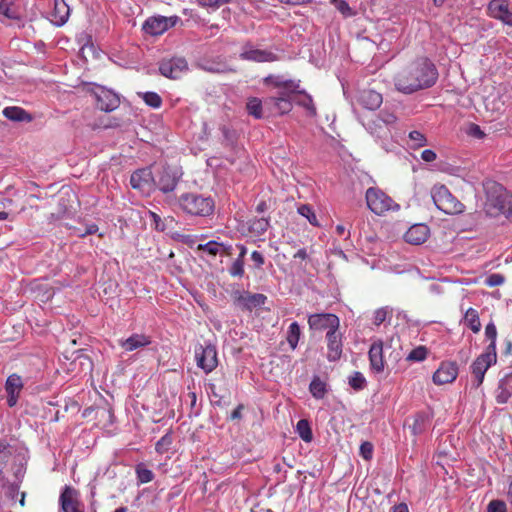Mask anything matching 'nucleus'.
<instances>
[{
  "label": "nucleus",
  "instance_id": "obj_23",
  "mask_svg": "<svg viewBox=\"0 0 512 512\" xmlns=\"http://www.w3.org/2000/svg\"><path fill=\"white\" fill-rule=\"evenodd\" d=\"M149 344H151V337L139 333H134L127 339L119 340V346L126 352L144 348Z\"/></svg>",
  "mask_w": 512,
  "mask_h": 512
},
{
  "label": "nucleus",
  "instance_id": "obj_22",
  "mask_svg": "<svg viewBox=\"0 0 512 512\" xmlns=\"http://www.w3.org/2000/svg\"><path fill=\"white\" fill-rule=\"evenodd\" d=\"M357 101L368 110H376L382 104L383 98L380 93L373 89H363L359 92Z\"/></svg>",
  "mask_w": 512,
  "mask_h": 512
},
{
  "label": "nucleus",
  "instance_id": "obj_54",
  "mask_svg": "<svg viewBox=\"0 0 512 512\" xmlns=\"http://www.w3.org/2000/svg\"><path fill=\"white\" fill-rule=\"evenodd\" d=\"M98 231V226L95 224L88 225L84 230L82 229H75V235L79 237H84L86 235L94 234Z\"/></svg>",
  "mask_w": 512,
  "mask_h": 512
},
{
  "label": "nucleus",
  "instance_id": "obj_25",
  "mask_svg": "<svg viewBox=\"0 0 512 512\" xmlns=\"http://www.w3.org/2000/svg\"><path fill=\"white\" fill-rule=\"evenodd\" d=\"M369 360L373 371L380 373L384 370L383 342L381 340L372 343L369 349Z\"/></svg>",
  "mask_w": 512,
  "mask_h": 512
},
{
  "label": "nucleus",
  "instance_id": "obj_56",
  "mask_svg": "<svg viewBox=\"0 0 512 512\" xmlns=\"http://www.w3.org/2000/svg\"><path fill=\"white\" fill-rule=\"evenodd\" d=\"M11 454L8 450H0V472L3 473Z\"/></svg>",
  "mask_w": 512,
  "mask_h": 512
},
{
  "label": "nucleus",
  "instance_id": "obj_64",
  "mask_svg": "<svg viewBox=\"0 0 512 512\" xmlns=\"http://www.w3.org/2000/svg\"><path fill=\"white\" fill-rule=\"evenodd\" d=\"M392 512H409V509L405 503H400L393 507Z\"/></svg>",
  "mask_w": 512,
  "mask_h": 512
},
{
  "label": "nucleus",
  "instance_id": "obj_36",
  "mask_svg": "<svg viewBox=\"0 0 512 512\" xmlns=\"http://www.w3.org/2000/svg\"><path fill=\"white\" fill-rule=\"evenodd\" d=\"M296 430L299 436L306 442L309 443L312 440V431L309 425V422L305 419H301L298 421L296 425Z\"/></svg>",
  "mask_w": 512,
  "mask_h": 512
},
{
  "label": "nucleus",
  "instance_id": "obj_7",
  "mask_svg": "<svg viewBox=\"0 0 512 512\" xmlns=\"http://www.w3.org/2000/svg\"><path fill=\"white\" fill-rule=\"evenodd\" d=\"M366 202L369 209L377 215H381L389 210L399 209V205L391 197L374 187L367 189Z\"/></svg>",
  "mask_w": 512,
  "mask_h": 512
},
{
  "label": "nucleus",
  "instance_id": "obj_43",
  "mask_svg": "<svg viewBox=\"0 0 512 512\" xmlns=\"http://www.w3.org/2000/svg\"><path fill=\"white\" fill-rule=\"evenodd\" d=\"M349 385L355 390H362L366 385V379L360 372H354L349 377Z\"/></svg>",
  "mask_w": 512,
  "mask_h": 512
},
{
  "label": "nucleus",
  "instance_id": "obj_42",
  "mask_svg": "<svg viewBox=\"0 0 512 512\" xmlns=\"http://www.w3.org/2000/svg\"><path fill=\"white\" fill-rule=\"evenodd\" d=\"M197 250L204 251L212 256L221 252V244L217 241L211 240L205 244H199Z\"/></svg>",
  "mask_w": 512,
  "mask_h": 512
},
{
  "label": "nucleus",
  "instance_id": "obj_50",
  "mask_svg": "<svg viewBox=\"0 0 512 512\" xmlns=\"http://www.w3.org/2000/svg\"><path fill=\"white\" fill-rule=\"evenodd\" d=\"M230 274L232 276L242 277L244 274V261L242 259H236L231 268Z\"/></svg>",
  "mask_w": 512,
  "mask_h": 512
},
{
  "label": "nucleus",
  "instance_id": "obj_40",
  "mask_svg": "<svg viewBox=\"0 0 512 512\" xmlns=\"http://www.w3.org/2000/svg\"><path fill=\"white\" fill-rule=\"evenodd\" d=\"M428 350L425 346L414 348L406 357L408 361L421 362L426 359Z\"/></svg>",
  "mask_w": 512,
  "mask_h": 512
},
{
  "label": "nucleus",
  "instance_id": "obj_19",
  "mask_svg": "<svg viewBox=\"0 0 512 512\" xmlns=\"http://www.w3.org/2000/svg\"><path fill=\"white\" fill-rule=\"evenodd\" d=\"M458 375V367L454 362H443L433 374V382L437 385L452 383Z\"/></svg>",
  "mask_w": 512,
  "mask_h": 512
},
{
  "label": "nucleus",
  "instance_id": "obj_31",
  "mask_svg": "<svg viewBox=\"0 0 512 512\" xmlns=\"http://www.w3.org/2000/svg\"><path fill=\"white\" fill-rule=\"evenodd\" d=\"M463 323L465 326L470 328L474 333H478L481 330V322L479 319L478 312L473 309L469 308L463 317Z\"/></svg>",
  "mask_w": 512,
  "mask_h": 512
},
{
  "label": "nucleus",
  "instance_id": "obj_38",
  "mask_svg": "<svg viewBox=\"0 0 512 512\" xmlns=\"http://www.w3.org/2000/svg\"><path fill=\"white\" fill-rule=\"evenodd\" d=\"M138 95L152 108H159L162 104V99L156 92H144L138 93Z\"/></svg>",
  "mask_w": 512,
  "mask_h": 512
},
{
  "label": "nucleus",
  "instance_id": "obj_52",
  "mask_svg": "<svg viewBox=\"0 0 512 512\" xmlns=\"http://www.w3.org/2000/svg\"><path fill=\"white\" fill-rule=\"evenodd\" d=\"M511 396L512 395L510 394V392L505 387H501V384L499 383L496 394V401L499 404H505L508 402Z\"/></svg>",
  "mask_w": 512,
  "mask_h": 512
},
{
  "label": "nucleus",
  "instance_id": "obj_18",
  "mask_svg": "<svg viewBox=\"0 0 512 512\" xmlns=\"http://www.w3.org/2000/svg\"><path fill=\"white\" fill-rule=\"evenodd\" d=\"M327 359L331 362L341 358L343 351L342 334L338 330L327 331Z\"/></svg>",
  "mask_w": 512,
  "mask_h": 512
},
{
  "label": "nucleus",
  "instance_id": "obj_4",
  "mask_svg": "<svg viewBox=\"0 0 512 512\" xmlns=\"http://www.w3.org/2000/svg\"><path fill=\"white\" fill-rule=\"evenodd\" d=\"M181 209L192 216H210L215 207L214 200L197 193H185L179 197Z\"/></svg>",
  "mask_w": 512,
  "mask_h": 512
},
{
  "label": "nucleus",
  "instance_id": "obj_14",
  "mask_svg": "<svg viewBox=\"0 0 512 512\" xmlns=\"http://www.w3.org/2000/svg\"><path fill=\"white\" fill-rule=\"evenodd\" d=\"M187 70L188 63L183 57L163 59L159 64V71L161 75L171 79L179 78Z\"/></svg>",
  "mask_w": 512,
  "mask_h": 512
},
{
  "label": "nucleus",
  "instance_id": "obj_61",
  "mask_svg": "<svg viewBox=\"0 0 512 512\" xmlns=\"http://www.w3.org/2000/svg\"><path fill=\"white\" fill-rule=\"evenodd\" d=\"M7 496L11 497L12 499L15 497V495L18 493L19 485L16 483L8 484L7 483Z\"/></svg>",
  "mask_w": 512,
  "mask_h": 512
},
{
  "label": "nucleus",
  "instance_id": "obj_5",
  "mask_svg": "<svg viewBox=\"0 0 512 512\" xmlns=\"http://www.w3.org/2000/svg\"><path fill=\"white\" fill-rule=\"evenodd\" d=\"M431 197L436 207L445 214H458L464 209V205L444 185H435L431 189Z\"/></svg>",
  "mask_w": 512,
  "mask_h": 512
},
{
  "label": "nucleus",
  "instance_id": "obj_28",
  "mask_svg": "<svg viewBox=\"0 0 512 512\" xmlns=\"http://www.w3.org/2000/svg\"><path fill=\"white\" fill-rule=\"evenodd\" d=\"M295 93H296V95H293L294 102L297 105L303 107L307 111V114L309 116H311V117L316 116L317 111H316V107L313 103V99H312L311 95H309L308 93H306L304 91H300L298 89Z\"/></svg>",
  "mask_w": 512,
  "mask_h": 512
},
{
  "label": "nucleus",
  "instance_id": "obj_17",
  "mask_svg": "<svg viewBox=\"0 0 512 512\" xmlns=\"http://www.w3.org/2000/svg\"><path fill=\"white\" fill-rule=\"evenodd\" d=\"M396 116L393 113L382 111L378 116L375 117V123L379 124L377 130L372 125H368L367 130L370 134L375 135L378 138H386L390 134V126L395 124Z\"/></svg>",
  "mask_w": 512,
  "mask_h": 512
},
{
  "label": "nucleus",
  "instance_id": "obj_46",
  "mask_svg": "<svg viewBox=\"0 0 512 512\" xmlns=\"http://www.w3.org/2000/svg\"><path fill=\"white\" fill-rule=\"evenodd\" d=\"M487 512H507L506 503L502 500H491L487 505Z\"/></svg>",
  "mask_w": 512,
  "mask_h": 512
},
{
  "label": "nucleus",
  "instance_id": "obj_11",
  "mask_svg": "<svg viewBox=\"0 0 512 512\" xmlns=\"http://www.w3.org/2000/svg\"><path fill=\"white\" fill-rule=\"evenodd\" d=\"M197 366L206 374L212 372L218 365L216 347L212 344L199 345L195 349Z\"/></svg>",
  "mask_w": 512,
  "mask_h": 512
},
{
  "label": "nucleus",
  "instance_id": "obj_32",
  "mask_svg": "<svg viewBox=\"0 0 512 512\" xmlns=\"http://www.w3.org/2000/svg\"><path fill=\"white\" fill-rule=\"evenodd\" d=\"M312 396L316 399H322L326 394V384L319 378L314 377L309 385Z\"/></svg>",
  "mask_w": 512,
  "mask_h": 512
},
{
  "label": "nucleus",
  "instance_id": "obj_6",
  "mask_svg": "<svg viewBox=\"0 0 512 512\" xmlns=\"http://www.w3.org/2000/svg\"><path fill=\"white\" fill-rule=\"evenodd\" d=\"M497 361V354L494 345H488L485 351L479 355L471 366L474 380L472 385L478 388L484 380L486 371Z\"/></svg>",
  "mask_w": 512,
  "mask_h": 512
},
{
  "label": "nucleus",
  "instance_id": "obj_57",
  "mask_svg": "<svg viewBox=\"0 0 512 512\" xmlns=\"http://www.w3.org/2000/svg\"><path fill=\"white\" fill-rule=\"evenodd\" d=\"M230 0H199L202 6L219 7L228 3Z\"/></svg>",
  "mask_w": 512,
  "mask_h": 512
},
{
  "label": "nucleus",
  "instance_id": "obj_37",
  "mask_svg": "<svg viewBox=\"0 0 512 512\" xmlns=\"http://www.w3.org/2000/svg\"><path fill=\"white\" fill-rule=\"evenodd\" d=\"M22 388V380L19 376L13 374L6 380L5 389L7 393H19Z\"/></svg>",
  "mask_w": 512,
  "mask_h": 512
},
{
  "label": "nucleus",
  "instance_id": "obj_55",
  "mask_svg": "<svg viewBox=\"0 0 512 512\" xmlns=\"http://www.w3.org/2000/svg\"><path fill=\"white\" fill-rule=\"evenodd\" d=\"M96 416L97 417H102V418H107V421L109 423H112L113 422V413L110 409H106V408H98L97 411H96Z\"/></svg>",
  "mask_w": 512,
  "mask_h": 512
},
{
  "label": "nucleus",
  "instance_id": "obj_51",
  "mask_svg": "<svg viewBox=\"0 0 512 512\" xmlns=\"http://www.w3.org/2000/svg\"><path fill=\"white\" fill-rule=\"evenodd\" d=\"M485 335L489 340H491L489 345H494L496 347L497 329L493 322L486 325Z\"/></svg>",
  "mask_w": 512,
  "mask_h": 512
},
{
  "label": "nucleus",
  "instance_id": "obj_60",
  "mask_svg": "<svg viewBox=\"0 0 512 512\" xmlns=\"http://www.w3.org/2000/svg\"><path fill=\"white\" fill-rule=\"evenodd\" d=\"M436 157V153L431 149H426L421 153V158L425 162H433L436 159Z\"/></svg>",
  "mask_w": 512,
  "mask_h": 512
},
{
  "label": "nucleus",
  "instance_id": "obj_15",
  "mask_svg": "<svg viewBox=\"0 0 512 512\" xmlns=\"http://www.w3.org/2000/svg\"><path fill=\"white\" fill-rule=\"evenodd\" d=\"M155 178L149 168H143L135 171L130 177V184L133 189L139 190L143 194H150L154 189Z\"/></svg>",
  "mask_w": 512,
  "mask_h": 512
},
{
  "label": "nucleus",
  "instance_id": "obj_63",
  "mask_svg": "<svg viewBox=\"0 0 512 512\" xmlns=\"http://www.w3.org/2000/svg\"><path fill=\"white\" fill-rule=\"evenodd\" d=\"M8 394V397H7V404L10 406V407H13L16 405L17 403V398H18V394L19 393H7Z\"/></svg>",
  "mask_w": 512,
  "mask_h": 512
},
{
  "label": "nucleus",
  "instance_id": "obj_62",
  "mask_svg": "<svg viewBox=\"0 0 512 512\" xmlns=\"http://www.w3.org/2000/svg\"><path fill=\"white\" fill-rule=\"evenodd\" d=\"M171 444H172V436L170 434H166L157 442L156 448H159L160 446H164V445H171Z\"/></svg>",
  "mask_w": 512,
  "mask_h": 512
},
{
  "label": "nucleus",
  "instance_id": "obj_49",
  "mask_svg": "<svg viewBox=\"0 0 512 512\" xmlns=\"http://www.w3.org/2000/svg\"><path fill=\"white\" fill-rule=\"evenodd\" d=\"M504 280L505 279L503 275L494 273L486 278L485 284L489 287H496L502 285L504 283Z\"/></svg>",
  "mask_w": 512,
  "mask_h": 512
},
{
  "label": "nucleus",
  "instance_id": "obj_1",
  "mask_svg": "<svg viewBox=\"0 0 512 512\" xmlns=\"http://www.w3.org/2000/svg\"><path fill=\"white\" fill-rule=\"evenodd\" d=\"M438 79L435 65L425 57L409 63L394 76L397 91L412 94L418 90L432 87Z\"/></svg>",
  "mask_w": 512,
  "mask_h": 512
},
{
  "label": "nucleus",
  "instance_id": "obj_16",
  "mask_svg": "<svg viewBox=\"0 0 512 512\" xmlns=\"http://www.w3.org/2000/svg\"><path fill=\"white\" fill-rule=\"evenodd\" d=\"M488 15L512 27V12L507 0H491L487 6Z\"/></svg>",
  "mask_w": 512,
  "mask_h": 512
},
{
  "label": "nucleus",
  "instance_id": "obj_35",
  "mask_svg": "<svg viewBox=\"0 0 512 512\" xmlns=\"http://www.w3.org/2000/svg\"><path fill=\"white\" fill-rule=\"evenodd\" d=\"M393 314L392 308L389 307H381L374 312L373 315V324L375 326H380L384 323L388 318L391 319Z\"/></svg>",
  "mask_w": 512,
  "mask_h": 512
},
{
  "label": "nucleus",
  "instance_id": "obj_59",
  "mask_svg": "<svg viewBox=\"0 0 512 512\" xmlns=\"http://www.w3.org/2000/svg\"><path fill=\"white\" fill-rule=\"evenodd\" d=\"M499 383L501 384V387H505L512 395V373L507 374L499 381Z\"/></svg>",
  "mask_w": 512,
  "mask_h": 512
},
{
  "label": "nucleus",
  "instance_id": "obj_3",
  "mask_svg": "<svg viewBox=\"0 0 512 512\" xmlns=\"http://www.w3.org/2000/svg\"><path fill=\"white\" fill-rule=\"evenodd\" d=\"M273 83L279 88V91L277 95L269 97L265 101V105L279 114L290 112L294 102L293 94L299 89V83L292 80L280 81L279 78H276Z\"/></svg>",
  "mask_w": 512,
  "mask_h": 512
},
{
  "label": "nucleus",
  "instance_id": "obj_39",
  "mask_svg": "<svg viewBox=\"0 0 512 512\" xmlns=\"http://www.w3.org/2000/svg\"><path fill=\"white\" fill-rule=\"evenodd\" d=\"M201 68L204 71H207V72H210V73H217V74H222V73H227V72H231L232 71V69L229 68L224 63H206V64H202Z\"/></svg>",
  "mask_w": 512,
  "mask_h": 512
},
{
  "label": "nucleus",
  "instance_id": "obj_24",
  "mask_svg": "<svg viewBox=\"0 0 512 512\" xmlns=\"http://www.w3.org/2000/svg\"><path fill=\"white\" fill-rule=\"evenodd\" d=\"M429 227L425 224L412 225L404 235L405 241L413 245L424 243L429 236Z\"/></svg>",
  "mask_w": 512,
  "mask_h": 512
},
{
  "label": "nucleus",
  "instance_id": "obj_20",
  "mask_svg": "<svg viewBox=\"0 0 512 512\" xmlns=\"http://www.w3.org/2000/svg\"><path fill=\"white\" fill-rule=\"evenodd\" d=\"M240 58L242 60L254 61V62H273L277 59V56L268 50L265 49H257L253 46H244L242 52L240 53Z\"/></svg>",
  "mask_w": 512,
  "mask_h": 512
},
{
  "label": "nucleus",
  "instance_id": "obj_26",
  "mask_svg": "<svg viewBox=\"0 0 512 512\" xmlns=\"http://www.w3.org/2000/svg\"><path fill=\"white\" fill-rule=\"evenodd\" d=\"M53 11L51 13V22L56 26L64 25L70 15V8L65 0H53Z\"/></svg>",
  "mask_w": 512,
  "mask_h": 512
},
{
  "label": "nucleus",
  "instance_id": "obj_2",
  "mask_svg": "<svg viewBox=\"0 0 512 512\" xmlns=\"http://www.w3.org/2000/svg\"><path fill=\"white\" fill-rule=\"evenodd\" d=\"M485 202L483 210L490 218L510 220L512 218V193L501 184L488 180L484 184Z\"/></svg>",
  "mask_w": 512,
  "mask_h": 512
},
{
  "label": "nucleus",
  "instance_id": "obj_41",
  "mask_svg": "<svg viewBox=\"0 0 512 512\" xmlns=\"http://www.w3.org/2000/svg\"><path fill=\"white\" fill-rule=\"evenodd\" d=\"M248 113L257 119L262 117V103L258 98H252L247 103Z\"/></svg>",
  "mask_w": 512,
  "mask_h": 512
},
{
  "label": "nucleus",
  "instance_id": "obj_53",
  "mask_svg": "<svg viewBox=\"0 0 512 512\" xmlns=\"http://www.w3.org/2000/svg\"><path fill=\"white\" fill-rule=\"evenodd\" d=\"M337 10L345 17H351L354 15L351 7L345 0H340L335 4Z\"/></svg>",
  "mask_w": 512,
  "mask_h": 512
},
{
  "label": "nucleus",
  "instance_id": "obj_9",
  "mask_svg": "<svg viewBox=\"0 0 512 512\" xmlns=\"http://www.w3.org/2000/svg\"><path fill=\"white\" fill-rule=\"evenodd\" d=\"M178 21V16H152L146 19V21L143 23L142 29L146 34L151 36H159L166 32L168 29L174 27Z\"/></svg>",
  "mask_w": 512,
  "mask_h": 512
},
{
  "label": "nucleus",
  "instance_id": "obj_47",
  "mask_svg": "<svg viewBox=\"0 0 512 512\" xmlns=\"http://www.w3.org/2000/svg\"><path fill=\"white\" fill-rule=\"evenodd\" d=\"M138 480L141 483H148L153 480V473L151 470L143 468V467H137L136 469Z\"/></svg>",
  "mask_w": 512,
  "mask_h": 512
},
{
  "label": "nucleus",
  "instance_id": "obj_48",
  "mask_svg": "<svg viewBox=\"0 0 512 512\" xmlns=\"http://www.w3.org/2000/svg\"><path fill=\"white\" fill-rule=\"evenodd\" d=\"M409 138L414 143L413 147L425 146L427 142L425 136L419 131H411L409 133Z\"/></svg>",
  "mask_w": 512,
  "mask_h": 512
},
{
  "label": "nucleus",
  "instance_id": "obj_13",
  "mask_svg": "<svg viewBox=\"0 0 512 512\" xmlns=\"http://www.w3.org/2000/svg\"><path fill=\"white\" fill-rule=\"evenodd\" d=\"M308 325L311 330L315 331H334L339 330L340 320L332 313H317L308 317Z\"/></svg>",
  "mask_w": 512,
  "mask_h": 512
},
{
  "label": "nucleus",
  "instance_id": "obj_44",
  "mask_svg": "<svg viewBox=\"0 0 512 512\" xmlns=\"http://www.w3.org/2000/svg\"><path fill=\"white\" fill-rule=\"evenodd\" d=\"M298 213L305 217L310 224L314 225V226H318L319 223L317 221V217L315 215V213L313 212L312 208L309 206V205H301L299 208H298Z\"/></svg>",
  "mask_w": 512,
  "mask_h": 512
},
{
  "label": "nucleus",
  "instance_id": "obj_27",
  "mask_svg": "<svg viewBox=\"0 0 512 512\" xmlns=\"http://www.w3.org/2000/svg\"><path fill=\"white\" fill-rule=\"evenodd\" d=\"M429 424V417L425 413H418L406 422V425L413 435L424 432L428 428Z\"/></svg>",
  "mask_w": 512,
  "mask_h": 512
},
{
  "label": "nucleus",
  "instance_id": "obj_12",
  "mask_svg": "<svg viewBox=\"0 0 512 512\" xmlns=\"http://www.w3.org/2000/svg\"><path fill=\"white\" fill-rule=\"evenodd\" d=\"M92 94L96 99L97 107L105 112H111L117 109L120 105L119 95L111 89L103 86H96L92 90Z\"/></svg>",
  "mask_w": 512,
  "mask_h": 512
},
{
  "label": "nucleus",
  "instance_id": "obj_33",
  "mask_svg": "<svg viewBox=\"0 0 512 512\" xmlns=\"http://www.w3.org/2000/svg\"><path fill=\"white\" fill-rule=\"evenodd\" d=\"M301 335V329L297 322H293L290 324L288 331H287V342L290 345V347L294 350L299 342Z\"/></svg>",
  "mask_w": 512,
  "mask_h": 512
},
{
  "label": "nucleus",
  "instance_id": "obj_58",
  "mask_svg": "<svg viewBox=\"0 0 512 512\" xmlns=\"http://www.w3.org/2000/svg\"><path fill=\"white\" fill-rule=\"evenodd\" d=\"M251 259L255 263L256 268H261L264 264V257L258 251H253L251 254Z\"/></svg>",
  "mask_w": 512,
  "mask_h": 512
},
{
  "label": "nucleus",
  "instance_id": "obj_45",
  "mask_svg": "<svg viewBox=\"0 0 512 512\" xmlns=\"http://www.w3.org/2000/svg\"><path fill=\"white\" fill-rule=\"evenodd\" d=\"M465 132L469 137L482 140L486 136L485 132L481 129V127L475 123H469L466 128Z\"/></svg>",
  "mask_w": 512,
  "mask_h": 512
},
{
  "label": "nucleus",
  "instance_id": "obj_29",
  "mask_svg": "<svg viewBox=\"0 0 512 512\" xmlns=\"http://www.w3.org/2000/svg\"><path fill=\"white\" fill-rule=\"evenodd\" d=\"M2 113L11 121L30 122L32 120L31 115L26 110L18 106L6 107L3 109Z\"/></svg>",
  "mask_w": 512,
  "mask_h": 512
},
{
  "label": "nucleus",
  "instance_id": "obj_8",
  "mask_svg": "<svg viewBox=\"0 0 512 512\" xmlns=\"http://www.w3.org/2000/svg\"><path fill=\"white\" fill-rule=\"evenodd\" d=\"M182 172L179 168L173 166H162L154 176V186H157L163 193L172 192L180 178Z\"/></svg>",
  "mask_w": 512,
  "mask_h": 512
},
{
  "label": "nucleus",
  "instance_id": "obj_34",
  "mask_svg": "<svg viewBox=\"0 0 512 512\" xmlns=\"http://www.w3.org/2000/svg\"><path fill=\"white\" fill-rule=\"evenodd\" d=\"M269 226V221L265 217L253 219L249 221V229L255 234L262 235L266 232Z\"/></svg>",
  "mask_w": 512,
  "mask_h": 512
},
{
  "label": "nucleus",
  "instance_id": "obj_30",
  "mask_svg": "<svg viewBox=\"0 0 512 512\" xmlns=\"http://www.w3.org/2000/svg\"><path fill=\"white\" fill-rule=\"evenodd\" d=\"M0 14L7 19L17 21L18 26H20L21 16L18 8L14 5L12 0H2L0 2Z\"/></svg>",
  "mask_w": 512,
  "mask_h": 512
},
{
  "label": "nucleus",
  "instance_id": "obj_10",
  "mask_svg": "<svg viewBox=\"0 0 512 512\" xmlns=\"http://www.w3.org/2000/svg\"><path fill=\"white\" fill-rule=\"evenodd\" d=\"M232 298L237 308L246 311H252L255 308L261 307L267 301V297L264 294L241 290L233 291Z\"/></svg>",
  "mask_w": 512,
  "mask_h": 512
},
{
  "label": "nucleus",
  "instance_id": "obj_21",
  "mask_svg": "<svg viewBox=\"0 0 512 512\" xmlns=\"http://www.w3.org/2000/svg\"><path fill=\"white\" fill-rule=\"evenodd\" d=\"M60 503L64 512H83L79 508L78 493L70 486L64 487L60 495Z\"/></svg>",
  "mask_w": 512,
  "mask_h": 512
}]
</instances>
